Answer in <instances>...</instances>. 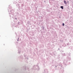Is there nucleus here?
Masks as SVG:
<instances>
[{
    "instance_id": "nucleus-1",
    "label": "nucleus",
    "mask_w": 73,
    "mask_h": 73,
    "mask_svg": "<svg viewBox=\"0 0 73 73\" xmlns=\"http://www.w3.org/2000/svg\"><path fill=\"white\" fill-rule=\"evenodd\" d=\"M64 3L65 4H66L67 3H66V2L65 1H64Z\"/></svg>"
},
{
    "instance_id": "nucleus-2",
    "label": "nucleus",
    "mask_w": 73,
    "mask_h": 73,
    "mask_svg": "<svg viewBox=\"0 0 73 73\" xmlns=\"http://www.w3.org/2000/svg\"><path fill=\"white\" fill-rule=\"evenodd\" d=\"M60 8H61L62 9H64V7H63V6H61Z\"/></svg>"
},
{
    "instance_id": "nucleus-4",
    "label": "nucleus",
    "mask_w": 73,
    "mask_h": 73,
    "mask_svg": "<svg viewBox=\"0 0 73 73\" xmlns=\"http://www.w3.org/2000/svg\"><path fill=\"white\" fill-rule=\"evenodd\" d=\"M68 3H69V1H68Z\"/></svg>"
},
{
    "instance_id": "nucleus-3",
    "label": "nucleus",
    "mask_w": 73,
    "mask_h": 73,
    "mask_svg": "<svg viewBox=\"0 0 73 73\" xmlns=\"http://www.w3.org/2000/svg\"><path fill=\"white\" fill-rule=\"evenodd\" d=\"M62 25H63V26H64V23L62 24Z\"/></svg>"
}]
</instances>
